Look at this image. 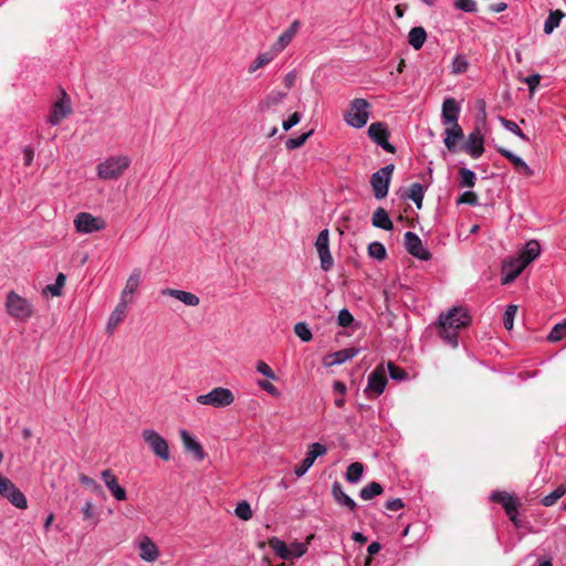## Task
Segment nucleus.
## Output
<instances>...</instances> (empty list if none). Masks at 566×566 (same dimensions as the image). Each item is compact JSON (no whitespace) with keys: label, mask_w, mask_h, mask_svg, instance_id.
<instances>
[{"label":"nucleus","mask_w":566,"mask_h":566,"mask_svg":"<svg viewBox=\"0 0 566 566\" xmlns=\"http://www.w3.org/2000/svg\"><path fill=\"white\" fill-rule=\"evenodd\" d=\"M471 317L463 307H453L448 313L441 314L438 321L440 336L453 348L458 346L459 331L467 327Z\"/></svg>","instance_id":"nucleus-1"},{"label":"nucleus","mask_w":566,"mask_h":566,"mask_svg":"<svg viewBox=\"0 0 566 566\" xmlns=\"http://www.w3.org/2000/svg\"><path fill=\"white\" fill-rule=\"evenodd\" d=\"M130 158L126 155L108 157L97 165V176L103 180H116L122 177L125 170L130 166Z\"/></svg>","instance_id":"nucleus-2"},{"label":"nucleus","mask_w":566,"mask_h":566,"mask_svg":"<svg viewBox=\"0 0 566 566\" xmlns=\"http://www.w3.org/2000/svg\"><path fill=\"white\" fill-rule=\"evenodd\" d=\"M6 310L12 318L22 322H27L34 313L33 304L14 291L7 294Z\"/></svg>","instance_id":"nucleus-3"},{"label":"nucleus","mask_w":566,"mask_h":566,"mask_svg":"<svg viewBox=\"0 0 566 566\" xmlns=\"http://www.w3.org/2000/svg\"><path fill=\"white\" fill-rule=\"evenodd\" d=\"M369 103L364 98H355L349 104V109L344 115L345 122L355 128H361L366 125L369 113Z\"/></svg>","instance_id":"nucleus-4"},{"label":"nucleus","mask_w":566,"mask_h":566,"mask_svg":"<svg viewBox=\"0 0 566 566\" xmlns=\"http://www.w3.org/2000/svg\"><path fill=\"white\" fill-rule=\"evenodd\" d=\"M395 170V165L389 164L378 169L370 177V186L376 199H384L388 195L389 185Z\"/></svg>","instance_id":"nucleus-5"},{"label":"nucleus","mask_w":566,"mask_h":566,"mask_svg":"<svg viewBox=\"0 0 566 566\" xmlns=\"http://www.w3.org/2000/svg\"><path fill=\"white\" fill-rule=\"evenodd\" d=\"M196 400L200 405L224 408L233 403L234 395L228 388L216 387L208 394L198 396Z\"/></svg>","instance_id":"nucleus-6"},{"label":"nucleus","mask_w":566,"mask_h":566,"mask_svg":"<svg viewBox=\"0 0 566 566\" xmlns=\"http://www.w3.org/2000/svg\"><path fill=\"white\" fill-rule=\"evenodd\" d=\"M142 437L156 457L164 461L170 459L168 442L157 431L145 429Z\"/></svg>","instance_id":"nucleus-7"},{"label":"nucleus","mask_w":566,"mask_h":566,"mask_svg":"<svg viewBox=\"0 0 566 566\" xmlns=\"http://www.w3.org/2000/svg\"><path fill=\"white\" fill-rule=\"evenodd\" d=\"M74 227L80 233H93L106 228V222L101 217H94L88 212H80L75 216Z\"/></svg>","instance_id":"nucleus-8"},{"label":"nucleus","mask_w":566,"mask_h":566,"mask_svg":"<svg viewBox=\"0 0 566 566\" xmlns=\"http://www.w3.org/2000/svg\"><path fill=\"white\" fill-rule=\"evenodd\" d=\"M0 495L18 509L23 510L28 506L24 494L12 483L11 480L2 475H0Z\"/></svg>","instance_id":"nucleus-9"},{"label":"nucleus","mask_w":566,"mask_h":566,"mask_svg":"<svg viewBox=\"0 0 566 566\" xmlns=\"http://www.w3.org/2000/svg\"><path fill=\"white\" fill-rule=\"evenodd\" d=\"M315 248L321 260V268L324 271H329L334 265V260L329 251V232L327 229L319 232L315 242Z\"/></svg>","instance_id":"nucleus-10"},{"label":"nucleus","mask_w":566,"mask_h":566,"mask_svg":"<svg viewBox=\"0 0 566 566\" xmlns=\"http://www.w3.org/2000/svg\"><path fill=\"white\" fill-rule=\"evenodd\" d=\"M368 136L374 143L379 145L384 150H386L390 154L396 153V147L388 142L389 133L384 123L376 122V123L370 124V126L368 127Z\"/></svg>","instance_id":"nucleus-11"},{"label":"nucleus","mask_w":566,"mask_h":566,"mask_svg":"<svg viewBox=\"0 0 566 566\" xmlns=\"http://www.w3.org/2000/svg\"><path fill=\"white\" fill-rule=\"evenodd\" d=\"M387 385V377L384 365H378L368 376V384L365 391L376 397L380 396Z\"/></svg>","instance_id":"nucleus-12"},{"label":"nucleus","mask_w":566,"mask_h":566,"mask_svg":"<svg viewBox=\"0 0 566 566\" xmlns=\"http://www.w3.org/2000/svg\"><path fill=\"white\" fill-rule=\"evenodd\" d=\"M405 248L412 256L427 261L431 258L430 252L424 249L421 239L413 232L405 233Z\"/></svg>","instance_id":"nucleus-13"},{"label":"nucleus","mask_w":566,"mask_h":566,"mask_svg":"<svg viewBox=\"0 0 566 566\" xmlns=\"http://www.w3.org/2000/svg\"><path fill=\"white\" fill-rule=\"evenodd\" d=\"M71 113L72 108L70 105V99L67 94L63 91L62 98L52 105L48 120L51 125H57Z\"/></svg>","instance_id":"nucleus-14"},{"label":"nucleus","mask_w":566,"mask_h":566,"mask_svg":"<svg viewBox=\"0 0 566 566\" xmlns=\"http://www.w3.org/2000/svg\"><path fill=\"white\" fill-rule=\"evenodd\" d=\"M326 451L327 450L323 444L318 442L312 443L302 463L295 467L294 473L297 476H303L307 472V470L314 464L317 457L325 454Z\"/></svg>","instance_id":"nucleus-15"},{"label":"nucleus","mask_w":566,"mask_h":566,"mask_svg":"<svg viewBox=\"0 0 566 566\" xmlns=\"http://www.w3.org/2000/svg\"><path fill=\"white\" fill-rule=\"evenodd\" d=\"M359 353V349L356 347H349L342 350H337L335 353H331L324 356L323 365L325 367H332L335 365H340L349 359L356 357Z\"/></svg>","instance_id":"nucleus-16"},{"label":"nucleus","mask_w":566,"mask_h":566,"mask_svg":"<svg viewBox=\"0 0 566 566\" xmlns=\"http://www.w3.org/2000/svg\"><path fill=\"white\" fill-rule=\"evenodd\" d=\"M464 150L472 158H479L484 153V138L478 128L469 134L468 140L464 144Z\"/></svg>","instance_id":"nucleus-17"},{"label":"nucleus","mask_w":566,"mask_h":566,"mask_svg":"<svg viewBox=\"0 0 566 566\" xmlns=\"http://www.w3.org/2000/svg\"><path fill=\"white\" fill-rule=\"evenodd\" d=\"M460 106L452 97L446 98L442 104L441 119L443 125L459 124Z\"/></svg>","instance_id":"nucleus-18"},{"label":"nucleus","mask_w":566,"mask_h":566,"mask_svg":"<svg viewBox=\"0 0 566 566\" xmlns=\"http://www.w3.org/2000/svg\"><path fill=\"white\" fill-rule=\"evenodd\" d=\"M444 126V145L450 153L457 151V143L464 138V133L459 124L443 125Z\"/></svg>","instance_id":"nucleus-19"},{"label":"nucleus","mask_w":566,"mask_h":566,"mask_svg":"<svg viewBox=\"0 0 566 566\" xmlns=\"http://www.w3.org/2000/svg\"><path fill=\"white\" fill-rule=\"evenodd\" d=\"M180 439L185 450L191 453L196 460L202 461L206 458L201 444L187 430L180 431Z\"/></svg>","instance_id":"nucleus-20"},{"label":"nucleus","mask_w":566,"mask_h":566,"mask_svg":"<svg viewBox=\"0 0 566 566\" xmlns=\"http://www.w3.org/2000/svg\"><path fill=\"white\" fill-rule=\"evenodd\" d=\"M526 268L520 259H511L503 264L502 284H510L513 282Z\"/></svg>","instance_id":"nucleus-21"},{"label":"nucleus","mask_w":566,"mask_h":566,"mask_svg":"<svg viewBox=\"0 0 566 566\" xmlns=\"http://www.w3.org/2000/svg\"><path fill=\"white\" fill-rule=\"evenodd\" d=\"M300 28L297 20L293 21L292 24L279 36L277 41L272 45L274 53L282 52L293 40Z\"/></svg>","instance_id":"nucleus-22"},{"label":"nucleus","mask_w":566,"mask_h":566,"mask_svg":"<svg viewBox=\"0 0 566 566\" xmlns=\"http://www.w3.org/2000/svg\"><path fill=\"white\" fill-rule=\"evenodd\" d=\"M102 479L105 482L107 489L112 492L113 496L117 501L126 500V491L117 483V479L111 470H104L102 472Z\"/></svg>","instance_id":"nucleus-23"},{"label":"nucleus","mask_w":566,"mask_h":566,"mask_svg":"<svg viewBox=\"0 0 566 566\" xmlns=\"http://www.w3.org/2000/svg\"><path fill=\"white\" fill-rule=\"evenodd\" d=\"M497 151L505 157L515 168V170L524 176H532L533 170L528 167V165L518 156L514 155L512 151L499 147Z\"/></svg>","instance_id":"nucleus-24"},{"label":"nucleus","mask_w":566,"mask_h":566,"mask_svg":"<svg viewBox=\"0 0 566 566\" xmlns=\"http://www.w3.org/2000/svg\"><path fill=\"white\" fill-rule=\"evenodd\" d=\"M161 294L171 296V297L182 302L187 306H197L200 303V298L191 292H186V291L175 290V289H165L161 291Z\"/></svg>","instance_id":"nucleus-25"},{"label":"nucleus","mask_w":566,"mask_h":566,"mask_svg":"<svg viewBox=\"0 0 566 566\" xmlns=\"http://www.w3.org/2000/svg\"><path fill=\"white\" fill-rule=\"evenodd\" d=\"M332 494L339 505L346 506L352 512L356 510L357 505L355 501L344 492L339 482H334L332 486Z\"/></svg>","instance_id":"nucleus-26"},{"label":"nucleus","mask_w":566,"mask_h":566,"mask_svg":"<svg viewBox=\"0 0 566 566\" xmlns=\"http://www.w3.org/2000/svg\"><path fill=\"white\" fill-rule=\"evenodd\" d=\"M159 552L149 537H144L139 543V556L146 562H154L158 558Z\"/></svg>","instance_id":"nucleus-27"},{"label":"nucleus","mask_w":566,"mask_h":566,"mask_svg":"<svg viewBox=\"0 0 566 566\" xmlns=\"http://www.w3.org/2000/svg\"><path fill=\"white\" fill-rule=\"evenodd\" d=\"M371 223L375 228H379V229L387 230V231L392 230V228H394V223L390 220L388 212L386 211V209H384L381 207H378L374 211L373 218H371Z\"/></svg>","instance_id":"nucleus-28"},{"label":"nucleus","mask_w":566,"mask_h":566,"mask_svg":"<svg viewBox=\"0 0 566 566\" xmlns=\"http://www.w3.org/2000/svg\"><path fill=\"white\" fill-rule=\"evenodd\" d=\"M541 252L539 243L535 240H531L526 243L524 250L516 258L520 259L526 266L535 260Z\"/></svg>","instance_id":"nucleus-29"},{"label":"nucleus","mask_w":566,"mask_h":566,"mask_svg":"<svg viewBox=\"0 0 566 566\" xmlns=\"http://www.w3.org/2000/svg\"><path fill=\"white\" fill-rule=\"evenodd\" d=\"M286 93L281 91H272L259 104L260 111L265 112L272 106L279 105L285 98Z\"/></svg>","instance_id":"nucleus-30"},{"label":"nucleus","mask_w":566,"mask_h":566,"mask_svg":"<svg viewBox=\"0 0 566 566\" xmlns=\"http://www.w3.org/2000/svg\"><path fill=\"white\" fill-rule=\"evenodd\" d=\"M427 39V32L422 27H415L409 31L408 42L415 50H420Z\"/></svg>","instance_id":"nucleus-31"},{"label":"nucleus","mask_w":566,"mask_h":566,"mask_svg":"<svg viewBox=\"0 0 566 566\" xmlns=\"http://www.w3.org/2000/svg\"><path fill=\"white\" fill-rule=\"evenodd\" d=\"M126 316V302H120L113 313L111 314V317L107 323V329L108 332H112L114 328H116L125 318Z\"/></svg>","instance_id":"nucleus-32"},{"label":"nucleus","mask_w":566,"mask_h":566,"mask_svg":"<svg viewBox=\"0 0 566 566\" xmlns=\"http://www.w3.org/2000/svg\"><path fill=\"white\" fill-rule=\"evenodd\" d=\"M140 275H142L140 269L136 268L132 271L129 277L127 279L125 289L122 292V302L125 301V296L127 294H133L137 290V287L140 283Z\"/></svg>","instance_id":"nucleus-33"},{"label":"nucleus","mask_w":566,"mask_h":566,"mask_svg":"<svg viewBox=\"0 0 566 566\" xmlns=\"http://www.w3.org/2000/svg\"><path fill=\"white\" fill-rule=\"evenodd\" d=\"M268 545L275 552V554L282 559H291V554L289 551V546L285 542L280 538L273 536L269 538Z\"/></svg>","instance_id":"nucleus-34"},{"label":"nucleus","mask_w":566,"mask_h":566,"mask_svg":"<svg viewBox=\"0 0 566 566\" xmlns=\"http://www.w3.org/2000/svg\"><path fill=\"white\" fill-rule=\"evenodd\" d=\"M565 17V13L562 10L551 11L548 18L544 24V32L546 34H551L560 23V20Z\"/></svg>","instance_id":"nucleus-35"},{"label":"nucleus","mask_w":566,"mask_h":566,"mask_svg":"<svg viewBox=\"0 0 566 566\" xmlns=\"http://www.w3.org/2000/svg\"><path fill=\"white\" fill-rule=\"evenodd\" d=\"M382 492H384V489L380 483L370 482L369 484H367L366 486H364L360 490L359 495L363 500L369 501V500L374 499L375 496L380 495Z\"/></svg>","instance_id":"nucleus-36"},{"label":"nucleus","mask_w":566,"mask_h":566,"mask_svg":"<svg viewBox=\"0 0 566 566\" xmlns=\"http://www.w3.org/2000/svg\"><path fill=\"white\" fill-rule=\"evenodd\" d=\"M406 198L412 200L416 203L417 208L420 209L422 207V200H423L422 185L419 182L412 184L408 189Z\"/></svg>","instance_id":"nucleus-37"},{"label":"nucleus","mask_w":566,"mask_h":566,"mask_svg":"<svg viewBox=\"0 0 566 566\" xmlns=\"http://www.w3.org/2000/svg\"><path fill=\"white\" fill-rule=\"evenodd\" d=\"M276 55L274 51H269L258 55V57L250 64L248 71L249 73H254L256 70L268 65Z\"/></svg>","instance_id":"nucleus-38"},{"label":"nucleus","mask_w":566,"mask_h":566,"mask_svg":"<svg viewBox=\"0 0 566 566\" xmlns=\"http://www.w3.org/2000/svg\"><path fill=\"white\" fill-rule=\"evenodd\" d=\"M313 538H314V535L311 534V535H308L306 537L305 542H302V543L294 542V543H292L289 546L291 558H298V557L303 556L307 552L308 545H310V543H311V541Z\"/></svg>","instance_id":"nucleus-39"},{"label":"nucleus","mask_w":566,"mask_h":566,"mask_svg":"<svg viewBox=\"0 0 566 566\" xmlns=\"http://www.w3.org/2000/svg\"><path fill=\"white\" fill-rule=\"evenodd\" d=\"M491 500L494 503L502 504L504 510L509 506H512L516 504L518 501L517 499L513 497L511 494L504 491H496L491 494Z\"/></svg>","instance_id":"nucleus-40"},{"label":"nucleus","mask_w":566,"mask_h":566,"mask_svg":"<svg viewBox=\"0 0 566 566\" xmlns=\"http://www.w3.org/2000/svg\"><path fill=\"white\" fill-rule=\"evenodd\" d=\"M364 472V465L360 462H354L348 465L346 471V480L356 483L360 480Z\"/></svg>","instance_id":"nucleus-41"},{"label":"nucleus","mask_w":566,"mask_h":566,"mask_svg":"<svg viewBox=\"0 0 566 566\" xmlns=\"http://www.w3.org/2000/svg\"><path fill=\"white\" fill-rule=\"evenodd\" d=\"M66 276L63 273H59L55 283L50 284L45 287L44 292L50 293L53 296H61L62 295V289L65 285Z\"/></svg>","instance_id":"nucleus-42"},{"label":"nucleus","mask_w":566,"mask_h":566,"mask_svg":"<svg viewBox=\"0 0 566 566\" xmlns=\"http://www.w3.org/2000/svg\"><path fill=\"white\" fill-rule=\"evenodd\" d=\"M566 493V486L559 485L556 490L547 494L542 499V504L544 506H552L554 505L564 494Z\"/></svg>","instance_id":"nucleus-43"},{"label":"nucleus","mask_w":566,"mask_h":566,"mask_svg":"<svg viewBox=\"0 0 566 566\" xmlns=\"http://www.w3.org/2000/svg\"><path fill=\"white\" fill-rule=\"evenodd\" d=\"M368 254H369V256H371L378 261H382L387 256L386 248L384 247L382 243L377 242V241L371 242L368 245Z\"/></svg>","instance_id":"nucleus-44"},{"label":"nucleus","mask_w":566,"mask_h":566,"mask_svg":"<svg viewBox=\"0 0 566 566\" xmlns=\"http://www.w3.org/2000/svg\"><path fill=\"white\" fill-rule=\"evenodd\" d=\"M80 482L96 495H104L103 488L92 478L81 474Z\"/></svg>","instance_id":"nucleus-45"},{"label":"nucleus","mask_w":566,"mask_h":566,"mask_svg":"<svg viewBox=\"0 0 566 566\" xmlns=\"http://www.w3.org/2000/svg\"><path fill=\"white\" fill-rule=\"evenodd\" d=\"M564 337H566V319L553 327L549 335L547 336V339L555 343L562 340Z\"/></svg>","instance_id":"nucleus-46"},{"label":"nucleus","mask_w":566,"mask_h":566,"mask_svg":"<svg viewBox=\"0 0 566 566\" xmlns=\"http://www.w3.org/2000/svg\"><path fill=\"white\" fill-rule=\"evenodd\" d=\"M314 133L313 129H311L310 132L307 133H303L302 135H300L298 137H295V138H289L286 142H285V146L287 149H296V148H300L302 147L306 140L312 136V134Z\"/></svg>","instance_id":"nucleus-47"},{"label":"nucleus","mask_w":566,"mask_h":566,"mask_svg":"<svg viewBox=\"0 0 566 566\" xmlns=\"http://www.w3.org/2000/svg\"><path fill=\"white\" fill-rule=\"evenodd\" d=\"M459 174L461 176V186L467 188H473L475 185V174L468 168H460Z\"/></svg>","instance_id":"nucleus-48"},{"label":"nucleus","mask_w":566,"mask_h":566,"mask_svg":"<svg viewBox=\"0 0 566 566\" xmlns=\"http://www.w3.org/2000/svg\"><path fill=\"white\" fill-rule=\"evenodd\" d=\"M500 122L507 130L512 132L521 139L526 142L530 140V138L522 132V129L513 120L506 119L505 117L501 116Z\"/></svg>","instance_id":"nucleus-49"},{"label":"nucleus","mask_w":566,"mask_h":566,"mask_svg":"<svg viewBox=\"0 0 566 566\" xmlns=\"http://www.w3.org/2000/svg\"><path fill=\"white\" fill-rule=\"evenodd\" d=\"M517 313V306L514 305V304H510L505 312H504V316H503V324H504V327L507 329V331H511L513 328V325H514V317Z\"/></svg>","instance_id":"nucleus-50"},{"label":"nucleus","mask_w":566,"mask_h":566,"mask_svg":"<svg viewBox=\"0 0 566 566\" xmlns=\"http://www.w3.org/2000/svg\"><path fill=\"white\" fill-rule=\"evenodd\" d=\"M294 333L297 335V337H300L302 342H310L313 337L308 326L303 322L296 323L294 325Z\"/></svg>","instance_id":"nucleus-51"},{"label":"nucleus","mask_w":566,"mask_h":566,"mask_svg":"<svg viewBox=\"0 0 566 566\" xmlns=\"http://www.w3.org/2000/svg\"><path fill=\"white\" fill-rule=\"evenodd\" d=\"M235 515L243 520V521H249L251 517H252V510H251V506L248 502L245 501H242L240 502L237 507H235Z\"/></svg>","instance_id":"nucleus-52"},{"label":"nucleus","mask_w":566,"mask_h":566,"mask_svg":"<svg viewBox=\"0 0 566 566\" xmlns=\"http://www.w3.org/2000/svg\"><path fill=\"white\" fill-rule=\"evenodd\" d=\"M387 368L390 377L395 380H405L408 377L407 373L392 361L387 364Z\"/></svg>","instance_id":"nucleus-53"},{"label":"nucleus","mask_w":566,"mask_h":566,"mask_svg":"<svg viewBox=\"0 0 566 566\" xmlns=\"http://www.w3.org/2000/svg\"><path fill=\"white\" fill-rule=\"evenodd\" d=\"M469 63L463 55H457L452 63V72L454 74H462L467 72Z\"/></svg>","instance_id":"nucleus-54"},{"label":"nucleus","mask_w":566,"mask_h":566,"mask_svg":"<svg viewBox=\"0 0 566 566\" xmlns=\"http://www.w3.org/2000/svg\"><path fill=\"white\" fill-rule=\"evenodd\" d=\"M454 7L461 11L470 13L478 11L476 2L473 0H455Z\"/></svg>","instance_id":"nucleus-55"},{"label":"nucleus","mask_w":566,"mask_h":566,"mask_svg":"<svg viewBox=\"0 0 566 566\" xmlns=\"http://www.w3.org/2000/svg\"><path fill=\"white\" fill-rule=\"evenodd\" d=\"M337 322H338L339 326L348 327L353 324L354 316L352 315V313L348 310L343 308L338 313Z\"/></svg>","instance_id":"nucleus-56"},{"label":"nucleus","mask_w":566,"mask_h":566,"mask_svg":"<svg viewBox=\"0 0 566 566\" xmlns=\"http://www.w3.org/2000/svg\"><path fill=\"white\" fill-rule=\"evenodd\" d=\"M457 203L475 206L478 203V195L473 191H465L459 197Z\"/></svg>","instance_id":"nucleus-57"},{"label":"nucleus","mask_w":566,"mask_h":566,"mask_svg":"<svg viewBox=\"0 0 566 566\" xmlns=\"http://www.w3.org/2000/svg\"><path fill=\"white\" fill-rule=\"evenodd\" d=\"M256 370L260 374L264 375L265 377H268L270 379H275L276 378V376H275L274 371L272 370V368L266 363H264L263 360L258 361Z\"/></svg>","instance_id":"nucleus-58"},{"label":"nucleus","mask_w":566,"mask_h":566,"mask_svg":"<svg viewBox=\"0 0 566 566\" xmlns=\"http://www.w3.org/2000/svg\"><path fill=\"white\" fill-rule=\"evenodd\" d=\"M258 385L261 389H263L268 394L272 395L273 397L280 396V391L277 390V388L269 380H264V379L259 380Z\"/></svg>","instance_id":"nucleus-59"},{"label":"nucleus","mask_w":566,"mask_h":566,"mask_svg":"<svg viewBox=\"0 0 566 566\" xmlns=\"http://www.w3.org/2000/svg\"><path fill=\"white\" fill-rule=\"evenodd\" d=\"M518 505H520V503L517 502L516 504H514V505H512L510 507L507 506L505 509V512H506L509 518L511 520V522L514 523V525L516 527H520V525H521V522L517 520V513H518L517 509H518Z\"/></svg>","instance_id":"nucleus-60"},{"label":"nucleus","mask_w":566,"mask_h":566,"mask_svg":"<svg viewBox=\"0 0 566 566\" xmlns=\"http://www.w3.org/2000/svg\"><path fill=\"white\" fill-rule=\"evenodd\" d=\"M301 120V116L297 112L293 113L286 120L282 123V127L284 130H290L292 127L297 125Z\"/></svg>","instance_id":"nucleus-61"},{"label":"nucleus","mask_w":566,"mask_h":566,"mask_svg":"<svg viewBox=\"0 0 566 566\" xmlns=\"http://www.w3.org/2000/svg\"><path fill=\"white\" fill-rule=\"evenodd\" d=\"M381 546L378 542H373L368 545L367 552L368 556L365 559V565L369 566L371 564V558L375 554H377L380 551Z\"/></svg>","instance_id":"nucleus-62"},{"label":"nucleus","mask_w":566,"mask_h":566,"mask_svg":"<svg viewBox=\"0 0 566 566\" xmlns=\"http://www.w3.org/2000/svg\"><path fill=\"white\" fill-rule=\"evenodd\" d=\"M541 81V75L532 74L525 78V83L528 85L530 91L533 93L538 86Z\"/></svg>","instance_id":"nucleus-63"},{"label":"nucleus","mask_w":566,"mask_h":566,"mask_svg":"<svg viewBox=\"0 0 566 566\" xmlns=\"http://www.w3.org/2000/svg\"><path fill=\"white\" fill-rule=\"evenodd\" d=\"M405 506L401 499H392L386 502L385 507L389 511H398Z\"/></svg>","instance_id":"nucleus-64"}]
</instances>
